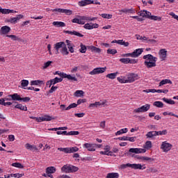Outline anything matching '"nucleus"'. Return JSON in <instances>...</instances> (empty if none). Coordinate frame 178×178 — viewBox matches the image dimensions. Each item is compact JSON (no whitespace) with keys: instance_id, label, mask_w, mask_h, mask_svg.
Segmentation results:
<instances>
[{"instance_id":"nucleus-1","label":"nucleus","mask_w":178,"mask_h":178,"mask_svg":"<svg viewBox=\"0 0 178 178\" xmlns=\"http://www.w3.org/2000/svg\"><path fill=\"white\" fill-rule=\"evenodd\" d=\"M143 58L145 60L144 65L147 69H151L156 66V60H158V58L152 54L145 55Z\"/></svg>"},{"instance_id":"nucleus-2","label":"nucleus","mask_w":178,"mask_h":178,"mask_svg":"<svg viewBox=\"0 0 178 178\" xmlns=\"http://www.w3.org/2000/svg\"><path fill=\"white\" fill-rule=\"evenodd\" d=\"M79 170V168L73 165L66 164L61 168V172L64 173H74Z\"/></svg>"},{"instance_id":"nucleus-3","label":"nucleus","mask_w":178,"mask_h":178,"mask_svg":"<svg viewBox=\"0 0 178 178\" xmlns=\"http://www.w3.org/2000/svg\"><path fill=\"white\" fill-rule=\"evenodd\" d=\"M144 52V49H137L134 50L132 53H127L125 54H122V56L124 58H129V56L131 58H138L141 54Z\"/></svg>"},{"instance_id":"nucleus-4","label":"nucleus","mask_w":178,"mask_h":178,"mask_svg":"<svg viewBox=\"0 0 178 178\" xmlns=\"http://www.w3.org/2000/svg\"><path fill=\"white\" fill-rule=\"evenodd\" d=\"M126 168H131V169H139L140 170H143V169H145V167L143 168V165L140 163H133L131 164L129 163L127 164H122L120 165V169H126Z\"/></svg>"},{"instance_id":"nucleus-5","label":"nucleus","mask_w":178,"mask_h":178,"mask_svg":"<svg viewBox=\"0 0 178 178\" xmlns=\"http://www.w3.org/2000/svg\"><path fill=\"white\" fill-rule=\"evenodd\" d=\"M58 150L61 151V152H65V154H73V152H77V151H79V147H58Z\"/></svg>"},{"instance_id":"nucleus-6","label":"nucleus","mask_w":178,"mask_h":178,"mask_svg":"<svg viewBox=\"0 0 178 178\" xmlns=\"http://www.w3.org/2000/svg\"><path fill=\"white\" fill-rule=\"evenodd\" d=\"M150 108L151 105L146 104L141 107L134 109L133 112L134 113H143L144 112H148Z\"/></svg>"},{"instance_id":"nucleus-7","label":"nucleus","mask_w":178,"mask_h":178,"mask_svg":"<svg viewBox=\"0 0 178 178\" xmlns=\"http://www.w3.org/2000/svg\"><path fill=\"white\" fill-rule=\"evenodd\" d=\"M172 147L173 145L168 143V141L162 142L161 145V149H162L163 152H169Z\"/></svg>"},{"instance_id":"nucleus-8","label":"nucleus","mask_w":178,"mask_h":178,"mask_svg":"<svg viewBox=\"0 0 178 178\" xmlns=\"http://www.w3.org/2000/svg\"><path fill=\"white\" fill-rule=\"evenodd\" d=\"M106 71V67H97L93 69L92 71L89 72V74L94 76L95 74H101V73H104Z\"/></svg>"},{"instance_id":"nucleus-9","label":"nucleus","mask_w":178,"mask_h":178,"mask_svg":"<svg viewBox=\"0 0 178 178\" xmlns=\"http://www.w3.org/2000/svg\"><path fill=\"white\" fill-rule=\"evenodd\" d=\"M136 80H138V74L131 73L127 75V83H134Z\"/></svg>"},{"instance_id":"nucleus-10","label":"nucleus","mask_w":178,"mask_h":178,"mask_svg":"<svg viewBox=\"0 0 178 178\" xmlns=\"http://www.w3.org/2000/svg\"><path fill=\"white\" fill-rule=\"evenodd\" d=\"M61 81H63V78L56 77V78L47 81V86L49 85V87H51L52 85L55 86V84H57V83H61Z\"/></svg>"},{"instance_id":"nucleus-11","label":"nucleus","mask_w":178,"mask_h":178,"mask_svg":"<svg viewBox=\"0 0 178 178\" xmlns=\"http://www.w3.org/2000/svg\"><path fill=\"white\" fill-rule=\"evenodd\" d=\"M83 147L86 148L88 151L94 152V151H95V149L97 148V145H95V143H85L83 145Z\"/></svg>"},{"instance_id":"nucleus-12","label":"nucleus","mask_w":178,"mask_h":178,"mask_svg":"<svg viewBox=\"0 0 178 178\" xmlns=\"http://www.w3.org/2000/svg\"><path fill=\"white\" fill-rule=\"evenodd\" d=\"M52 12H58V13H65L67 16H70L72 12L71 10L63 9V8H54L52 10Z\"/></svg>"},{"instance_id":"nucleus-13","label":"nucleus","mask_w":178,"mask_h":178,"mask_svg":"<svg viewBox=\"0 0 178 178\" xmlns=\"http://www.w3.org/2000/svg\"><path fill=\"white\" fill-rule=\"evenodd\" d=\"M66 44L65 42H58L54 44V49L56 51V55H58L59 54V49H63Z\"/></svg>"},{"instance_id":"nucleus-14","label":"nucleus","mask_w":178,"mask_h":178,"mask_svg":"<svg viewBox=\"0 0 178 178\" xmlns=\"http://www.w3.org/2000/svg\"><path fill=\"white\" fill-rule=\"evenodd\" d=\"M129 152H132V154H145L147 150L141 148H131L129 149Z\"/></svg>"},{"instance_id":"nucleus-15","label":"nucleus","mask_w":178,"mask_h":178,"mask_svg":"<svg viewBox=\"0 0 178 178\" xmlns=\"http://www.w3.org/2000/svg\"><path fill=\"white\" fill-rule=\"evenodd\" d=\"M23 17H24V16H23V15H17V17H11V18H10V19H8V22H9V23H11V24H16V23H17V22H19V20L20 19H23Z\"/></svg>"},{"instance_id":"nucleus-16","label":"nucleus","mask_w":178,"mask_h":178,"mask_svg":"<svg viewBox=\"0 0 178 178\" xmlns=\"http://www.w3.org/2000/svg\"><path fill=\"white\" fill-rule=\"evenodd\" d=\"M0 13L2 15H9V13H17V11H15L14 10L2 8L0 6Z\"/></svg>"},{"instance_id":"nucleus-17","label":"nucleus","mask_w":178,"mask_h":178,"mask_svg":"<svg viewBox=\"0 0 178 178\" xmlns=\"http://www.w3.org/2000/svg\"><path fill=\"white\" fill-rule=\"evenodd\" d=\"M120 15H122V13H126L127 14H134L136 13V10L131 8V9H127V8H124L122 10H119Z\"/></svg>"},{"instance_id":"nucleus-18","label":"nucleus","mask_w":178,"mask_h":178,"mask_svg":"<svg viewBox=\"0 0 178 178\" xmlns=\"http://www.w3.org/2000/svg\"><path fill=\"white\" fill-rule=\"evenodd\" d=\"M91 3H94V1L92 0H82L79 1L78 5L79 6H87V5H91Z\"/></svg>"},{"instance_id":"nucleus-19","label":"nucleus","mask_w":178,"mask_h":178,"mask_svg":"<svg viewBox=\"0 0 178 178\" xmlns=\"http://www.w3.org/2000/svg\"><path fill=\"white\" fill-rule=\"evenodd\" d=\"M83 27L86 29V30H92V29H98L99 25L98 24H86Z\"/></svg>"},{"instance_id":"nucleus-20","label":"nucleus","mask_w":178,"mask_h":178,"mask_svg":"<svg viewBox=\"0 0 178 178\" xmlns=\"http://www.w3.org/2000/svg\"><path fill=\"white\" fill-rule=\"evenodd\" d=\"M81 19L83 22V24H86V22H94V20H97V17H91L87 16H82L81 17Z\"/></svg>"},{"instance_id":"nucleus-21","label":"nucleus","mask_w":178,"mask_h":178,"mask_svg":"<svg viewBox=\"0 0 178 178\" xmlns=\"http://www.w3.org/2000/svg\"><path fill=\"white\" fill-rule=\"evenodd\" d=\"M168 51L165 49H162L160 50L159 56H160V59H161V60H165V59H166V56H167L166 53Z\"/></svg>"},{"instance_id":"nucleus-22","label":"nucleus","mask_w":178,"mask_h":178,"mask_svg":"<svg viewBox=\"0 0 178 178\" xmlns=\"http://www.w3.org/2000/svg\"><path fill=\"white\" fill-rule=\"evenodd\" d=\"M66 34H70V35H76V37H84V35L76 31H65Z\"/></svg>"},{"instance_id":"nucleus-23","label":"nucleus","mask_w":178,"mask_h":178,"mask_svg":"<svg viewBox=\"0 0 178 178\" xmlns=\"http://www.w3.org/2000/svg\"><path fill=\"white\" fill-rule=\"evenodd\" d=\"M8 97L13 99V101H21L22 97L20 95L17 93H14L13 95H9Z\"/></svg>"},{"instance_id":"nucleus-24","label":"nucleus","mask_w":178,"mask_h":178,"mask_svg":"<svg viewBox=\"0 0 178 178\" xmlns=\"http://www.w3.org/2000/svg\"><path fill=\"white\" fill-rule=\"evenodd\" d=\"M25 147L26 149H29V151H38V148H37V146L34 145H30V143H26L25 145Z\"/></svg>"},{"instance_id":"nucleus-25","label":"nucleus","mask_w":178,"mask_h":178,"mask_svg":"<svg viewBox=\"0 0 178 178\" xmlns=\"http://www.w3.org/2000/svg\"><path fill=\"white\" fill-rule=\"evenodd\" d=\"M138 159H140L141 161H145L146 162H148L149 163H152L155 159L148 157V156H140L138 158Z\"/></svg>"},{"instance_id":"nucleus-26","label":"nucleus","mask_w":178,"mask_h":178,"mask_svg":"<svg viewBox=\"0 0 178 178\" xmlns=\"http://www.w3.org/2000/svg\"><path fill=\"white\" fill-rule=\"evenodd\" d=\"M105 105V102H95L89 105V108H98V106H102Z\"/></svg>"},{"instance_id":"nucleus-27","label":"nucleus","mask_w":178,"mask_h":178,"mask_svg":"<svg viewBox=\"0 0 178 178\" xmlns=\"http://www.w3.org/2000/svg\"><path fill=\"white\" fill-rule=\"evenodd\" d=\"M56 172V168L54 166L47 167L46 168V173L47 175H52V173H55Z\"/></svg>"},{"instance_id":"nucleus-28","label":"nucleus","mask_w":178,"mask_h":178,"mask_svg":"<svg viewBox=\"0 0 178 178\" xmlns=\"http://www.w3.org/2000/svg\"><path fill=\"white\" fill-rule=\"evenodd\" d=\"M9 31H10V27L8 26H4L1 27V34H8Z\"/></svg>"},{"instance_id":"nucleus-29","label":"nucleus","mask_w":178,"mask_h":178,"mask_svg":"<svg viewBox=\"0 0 178 178\" xmlns=\"http://www.w3.org/2000/svg\"><path fill=\"white\" fill-rule=\"evenodd\" d=\"M147 138H154V137H156V131H152L147 132L146 134Z\"/></svg>"},{"instance_id":"nucleus-30","label":"nucleus","mask_w":178,"mask_h":178,"mask_svg":"<svg viewBox=\"0 0 178 178\" xmlns=\"http://www.w3.org/2000/svg\"><path fill=\"white\" fill-rule=\"evenodd\" d=\"M120 175L118 172L108 173L106 178H119Z\"/></svg>"},{"instance_id":"nucleus-31","label":"nucleus","mask_w":178,"mask_h":178,"mask_svg":"<svg viewBox=\"0 0 178 178\" xmlns=\"http://www.w3.org/2000/svg\"><path fill=\"white\" fill-rule=\"evenodd\" d=\"M60 52L63 56H67V55H69V51L67 50L66 44L61 49Z\"/></svg>"},{"instance_id":"nucleus-32","label":"nucleus","mask_w":178,"mask_h":178,"mask_svg":"<svg viewBox=\"0 0 178 178\" xmlns=\"http://www.w3.org/2000/svg\"><path fill=\"white\" fill-rule=\"evenodd\" d=\"M29 80H26V79H23L21 81V87L22 88H24V90H26L27 88V86H29Z\"/></svg>"},{"instance_id":"nucleus-33","label":"nucleus","mask_w":178,"mask_h":178,"mask_svg":"<svg viewBox=\"0 0 178 178\" xmlns=\"http://www.w3.org/2000/svg\"><path fill=\"white\" fill-rule=\"evenodd\" d=\"M117 80L121 84H126L127 83V79H126V76H119L117 78Z\"/></svg>"},{"instance_id":"nucleus-34","label":"nucleus","mask_w":178,"mask_h":178,"mask_svg":"<svg viewBox=\"0 0 178 178\" xmlns=\"http://www.w3.org/2000/svg\"><path fill=\"white\" fill-rule=\"evenodd\" d=\"M165 84H172V81L170 79H163L159 83V87L165 86Z\"/></svg>"},{"instance_id":"nucleus-35","label":"nucleus","mask_w":178,"mask_h":178,"mask_svg":"<svg viewBox=\"0 0 178 178\" xmlns=\"http://www.w3.org/2000/svg\"><path fill=\"white\" fill-rule=\"evenodd\" d=\"M118 74H119V72H115V73H111L108 74L106 76V77H107V79H111V80H115V79H116V76H118Z\"/></svg>"},{"instance_id":"nucleus-36","label":"nucleus","mask_w":178,"mask_h":178,"mask_svg":"<svg viewBox=\"0 0 178 178\" xmlns=\"http://www.w3.org/2000/svg\"><path fill=\"white\" fill-rule=\"evenodd\" d=\"M41 84H44L43 81L35 80L31 81V86H41Z\"/></svg>"},{"instance_id":"nucleus-37","label":"nucleus","mask_w":178,"mask_h":178,"mask_svg":"<svg viewBox=\"0 0 178 178\" xmlns=\"http://www.w3.org/2000/svg\"><path fill=\"white\" fill-rule=\"evenodd\" d=\"M53 26H56V27H65L66 26V24L65 22H54Z\"/></svg>"},{"instance_id":"nucleus-38","label":"nucleus","mask_w":178,"mask_h":178,"mask_svg":"<svg viewBox=\"0 0 178 178\" xmlns=\"http://www.w3.org/2000/svg\"><path fill=\"white\" fill-rule=\"evenodd\" d=\"M63 79H67L68 80H73V81H77V78L76 76H72L70 74H64Z\"/></svg>"},{"instance_id":"nucleus-39","label":"nucleus","mask_w":178,"mask_h":178,"mask_svg":"<svg viewBox=\"0 0 178 178\" xmlns=\"http://www.w3.org/2000/svg\"><path fill=\"white\" fill-rule=\"evenodd\" d=\"M16 109H20V111H27V106H23L22 104H17L15 106Z\"/></svg>"},{"instance_id":"nucleus-40","label":"nucleus","mask_w":178,"mask_h":178,"mask_svg":"<svg viewBox=\"0 0 178 178\" xmlns=\"http://www.w3.org/2000/svg\"><path fill=\"white\" fill-rule=\"evenodd\" d=\"M127 131H129V129H127V128L122 129L115 133V136H120V134H124L127 133Z\"/></svg>"},{"instance_id":"nucleus-41","label":"nucleus","mask_w":178,"mask_h":178,"mask_svg":"<svg viewBox=\"0 0 178 178\" xmlns=\"http://www.w3.org/2000/svg\"><path fill=\"white\" fill-rule=\"evenodd\" d=\"M72 23H76V24H84V22H82L81 17L79 18H74L72 19Z\"/></svg>"},{"instance_id":"nucleus-42","label":"nucleus","mask_w":178,"mask_h":178,"mask_svg":"<svg viewBox=\"0 0 178 178\" xmlns=\"http://www.w3.org/2000/svg\"><path fill=\"white\" fill-rule=\"evenodd\" d=\"M163 101L166 104H169L170 105H175V100L167 99L166 97L163 98Z\"/></svg>"},{"instance_id":"nucleus-43","label":"nucleus","mask_w":178,"mask_h":178,"mask_svg":"<svg viewBox=\"0 0 178 178\" xmlns=\"http://www.w3.org/2000/svg\"><path fill=\"white\" fill-rule=\"evenodd\" d=\"M42 122H50L52 120V118L50 115H44V117L40 118Z\"/></svg>"},{"instance_id":"nucleus-44","label":"nucleus","mask_w":178,"mask_h":178,"mask_svg":"<svg viewBox=\"0 0 178 178\" xmlns=\"http://www.w3.org/2000/svg\"><path fill=\"white\" fill-rule=\"evenodd\" d=\"M83 67H84L83 65H80V66H74V67H72L71 69V73H76V72L80 70V69H83Z\"/></svg>"},{"instance_id":"nucleus-45","label":"nucleus","mask_w":178,"mask_h":178,"mask_svg":"<svg viewBox=\"0 0 178 178\" xmlns=\"http://www.w3.org/2000/svg\"><path fill=\"white\" fill-rule=\"evenodd\" d=\"M154 106L157 108H163V103L162 102L156 101L153 103Z\"/></svg>"},{"instance_id":"nucleus-46","label":"nucleus","mask_w":178,"mask_h":178,"mask_svg":"<svg viewBox=\"0 0 178 178\" xmlns=\"http://www.w3.org/2000/svg\"><path fill=\"white\" fill-rule=\"evenodd\" d=\"M144 148H145V149H149L150 148H152V142L149 140L146 141Z\"/></svg>"},{"instance_id":"nucleus-47","label":"nucleus","mask_w":178,"mask_h":178,"mask_svg":"<svg viewBox=\"0 0 178 178\" xmlns=\"http://www.w3.org/2000/svg\"><path fill=\"white\" fill-rule=\"evenodd\" d=\"M168 134V131L166 129L163 131H156V136H166Z\"/></svg>"},{"instance_id":"nucleus-48","label":"nucleus","mask_w":178,"mask_h":178,"mask_svg":"<svg viewBox=\"0 0 178 178\" xmlns=\"http://www.w3.org/2000/svg\"><path fill=\"white\" fill-rule=\"evenodd\" d=\"M6 37L11 38L13 41H20V38L15 35H7Z\"/></svg>"},{"instance_id":"nucleus-49","label":"nucleus","mask_w":178,"mask_h":178,"mask_svg":"<svg viewBox=\"0 0 178 178\" xmlns=\"http://www.w3.org/2000/svg\"><path fill=\"white\" fill-rule=\"evenodd\" d=\"M90 48L92 52H96L97 54H99L101 52V49L95 47V46H90Z\"/></svg>"},{"instance_id":"nucleus-50","label":"nucleus","mask_w":178,"mask_h":178,"mask_svg":"<svg viewBox=\"0 0 178 178\" xmlns=\"http://www.w3.org/2000/svg\"><path fill=\"white\" fill-rule=\"evenodd\" d=\"M81 49H80V52L81 54H86L87 52V47L86 45L83 44V43H81Z\"/></svg>"},{"instance_id":"nucleus-51","label":"nucleus","mask_w":178,"mask_h":178,"mask_svg":"<svg viewBox=\"0 0 178 178\" xmlns=\"http://www.w3.org/2000/svg\"><path fill=\"white\" fill-rule=\"evenodd\" d=\"M68 49H69V51L71 53V54H74V49L73 48L74 47V44H73V43H71V44H68V45H67Z\"/></svg>"},{"instance_id":"nucleus-52","label":"nucleus","mask_w":178,"mask_h":178,"mask_svg":"<svg viewBox=\"0 0 178 178\" xmlns=\"http://www.w3.org/2000/svg\"><path fill=\"white\" fill-rule=\"evenodd\" d=\"M83 95H84V91H83V90H76L74 92L75 97H83Z\"/></svg>"},{"instance_id":"nucleus-53","label":"nucleus","mask_w":178,"mask_h":178,"mask_svg":"<svg viewBox=\"0 0 178 178\" xmlns=\"http://www.w3.org/2000/svg\"><path fill=\"white\" fill-rule=\"evenodd\" d=\"M12 166L14 168H19V169H23V168H24V166H23L20 163H12Z\"/></svg>"},{"instance_id":"nucleus-54","label":"nucleus","mask_w":178,"mask_h":178,"mask_svg":"<svg viewBox=\"0 0 178 178\" xmlns=\"http://www.w3.org/2000/svg\"><path fill=\"white\" fill-rule=\"evenodd\" d=\"M107 54H110L111 55H115V54H118V50L115 49H108L107 50Z\"/></svg>"},{"instance_id":"nucleus-55","label":"nucleus","mask_w":178,"mask_h":178,"mask_svg":"<svg viewBox=\"0 0 178 178\" xmlns=\"http://www.w3.org/2000/svg\"><path fill=\"white\" fill-rule=\"evenodd\" d=\"M77 105H78V104H76V103H72V104H70V105L65 108V111H69V110H70V109H72V108H76Z\"/></svg>"},{"instance_id":"nucleus-56","label":"nucleus","mask_w":178,"mask_h":178,"mask_svg":"<svg viewBox=\"0 0 178 178\" xmlns=\"http://www.w3.org/2000/svg\"><path fill=\"white\" fill-rule=\"evenodd\" d=\"M100 154H102V155H108V156H112V152H109L108 150L100 152Z\"/></svg>"},{"instance_id":"nucleus-57","label":"nucleus","mask_w":178,"mask_h":178,"mask_svg":"<svg viewBox=\"0 0 178 178\" xmlns=\"http://www.w3.org/2000/svg\"><path fill=\"white\" fill-rule=\"evenodd\" d=\"M156 172H158V170H156V168H149L147 170V173H156Z\"/></svg>"},{"instance_id":"nucleus-58","label":"nucleus","mask_w":178,"mask_h":178,"mask_svg":"<svg viewBox=\"0 0 178 178\" xmlns=\"http://www.w3.org/2000/svg\"><path fill=\"white\" fill-rule=\"evenodd\" d=\"M80 134V132L77 131H71L68 132V136H79Z\"/></svg>"},{"instance_id":"nucleus-59","label":"nucleus","mask_w":178,"mask_h":178,"mask_svg":"<svg viewBox=\"0 0 178 178\" xmlns=\"http://www.w3.org/2000/svg\"><path fill=\"white\" fill-rule=\"evenodd\" d=\"M150 19L151 20H158V22H161V20H162V17L155 15H152V17H150Z\"/></svg>"},{"instance_id":"nucleus-60","label":"nucleus","mask_w":178,"mask_h":178,"mask_svg":"<svg viewBox=\"0 0 178 178\" xmlns=\"http://www.w3.org/2000/svg\"><path fill=\"white\" fill-rule=\"evenodd\" d=\"M129 58H120V62H121V63H124L125 65H127L129 63Z\"/></svg>"},{"instance_id":"nucleus-61","label":"nucleus","mask_w":178,"mask_h":178,"mask_svg":"<svg viewBox=\"0 0 178 178\" xmlns=\"http://www.w3.org/2000/svg\"><path fill=\"white\" fill-rule=\"evenodd\" d=\"M138 15L139 16H141L142 17H146L147 10L140 11V12L138 13Z\"/></svg>"},{"instance_id":"nucleus-62","label":"nucleus","mask_w":178,"mask_h":178,"mask_svg":"<svg viewBox=\"0 0 178 178\" xmlns=\"http://www.w3.org/2000/svg\"><path fill=\"white\" fill-rule=\"evenodd\" d=\"M102 17H103L104 19H112V15H109V14H102Z\"/></svg>"},{"instance_id":"nucleus-63","label":"nucleus","mask_w":178,"mask_h":178,"mask_svg":"<svg viewBox=\"0 0 178 178\" xmlns=\"http://www.w3.org/2000/svg\"><path fill=\"white\" fill-rule=\"evenodd\" d=\"M87 102V99H79L77 100V105H81V104H84Z\"/></svg>"},{"instance_id":"nucleus-64","label":"nucleus","mask_w":178,"mask_h":178,"mask_svg":"<svg viewBox=\"0 0 178 178\" xmlns=\"http://www.w3.org/2000/svg\"><path fill=\"white\" fill-rule=\"evenodd\" d=\"M54 74H58V76H59L60 77H61L62 79H63V77L65 76V72H60L59 71H56Z\"/></svg>"}]
</instances>
